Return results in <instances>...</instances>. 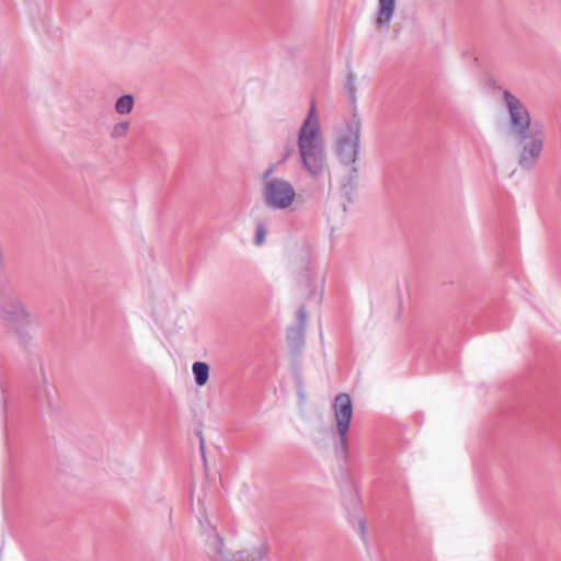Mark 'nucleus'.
<instances>
[{"mask_svg":"<svg viewBox=\"0 0 561 561\" xmlns=\"http://www.w3.org/2000/svg\"><path fill=\"white\" fill-rule=\"evenodd\" d=\"M332 410L336 423V434L339 436V442L335 445V453L339 457L346 459L348 457L347 433L353 415L351 397L347 393H339L334 398Z\"/></svg>","mask_w":561,"mask_h":561,"instance_id":"5","label":"nucleus"},{"mask_svg":"<svg viewBox=\"0 0 561 561\" xmlns=\"http://www.w3.org/2000/svg\"><path fill=\"white\" fill-rule=\"evenodd\" d=\"M134 106V96L131 94H124L116 100L114 110L118 115H127L133 111Z\"/></svg>","mask_w":561,"mask_h":561,"instance_id":"11","label":"nucleus"},{"mask_svg":"<svg viewBox=\"0 0 561 561\" xmlns=\"http://www.w3.org/2000/svg\"><path fill=\"white\" fill-rule=\"evenodd\" d=\"M502 95L507 112V135L519 147L518 165L530 171L543 150L542 126L538 122L533 123L527 106L511 91L504 90Z\"/></svg>","mask_w":561,"mask_h":561,"instance_id":"1","label":"nucleus"},{"mask_svg":"<svg viewBox=\"0 0 561 561\" xmlns=\"http://www.w3.org/2000/svg\"><path fill=\"white\" fill-rule=\"evenodd\" d=\"M130 129V124L127 121H122L114 124L110 130V137L112 139L118 140L123 139L127 136Z\"/></svg>","mask_w":561,"mask_h":561,"instance_id":"12","label":"nucleus"},{"mask_svg":"<svg viewBox=\"0 0 561 561\" xmlns=\"http://www.w3.org/2000/svg\"><path fill=\"white\" fill-rule=\"evenodd\" d=\"M362 122L357 115L335 127L332 150L340 164L350 168L352 176L358 171Z\"/></svg>","mask_w":561,"mask_h":561,"instance_id":"3","label":"nucleus"},{"mask_svg":"<svg viewBox=\"0 0 561 561\" xmlns=\"http://www.w3.org/2000/svg\"><path fill=\"white\" fill-rule=\"evenodd\" d=\"M297 317H298V321H299V324L297 327H302L305 329L308 314H307L306 308L304 306H301L299 308V310L297 312Z\"/></svg>","mask_w":561,"mask_h":561,"instance_id":"15","label":"nucleus"},{"mask_svg":"<svg viewBox=\"0 0 561 561\" xmlns=\"http://www.w3.org/2000/svg\"><path fill=\"white\" fill-rule=\"evenodd\" d=\"M297 146L304 170L316 182L329 178L324 141L316 103L312 102L297 137Z\"/></svg>","mask_w":561,"mask_h":561,"instance_id":"2","label":"nucleus"},{"mask_svg":"<svg viewBox=\"0 0 561 561\" xmlns=\"http://www.w3.org/2000/svg\"><path fill=\"white\" fill-rule=\"evenodd\" d=\"M396 10V0H379L377 26L388 28Z\"/></svg>","mask_w":561,"mask_h":561,"instance_id":"8","label":"nucleus"},{"mask_svg":"<svg viewBox=\"0 0 561 561\" xmlns=\"http://www.w3.org/2000/svg\"><path fill=\"white\" fill-rule=\"evenodd\" d=\"M305 330L302 327H293L287 330V342L293 351H298L304 344Z\"/></svg>","mask_w":561,"mask_h":561,"instance_id":"9","label":"nucleus"},{"mask_svg":"<svg viewBox=\"0 0 561 561\" xmlns=\"http://www.w3.org/2000/svg\"><path fill=\"white\" fill-rule=\"evenodd\" d=\"M359 524H360L362 531L364 533V530H365V522L360 520Z\"/></svg>","mask_w":561,"mask_h":561,"instance_id":"17","label":"nucleus"},{"mask_svg":"<svg viewBox=\"0 0 561 561\" xmlns=\"http://www.w3.org/2000/svg\"><path fill=\"white\" fill-rule=\"evenodd\" d=\"M265 236H266V228L262 222H259L256 225L254 243L256 245H262L265 241Z\"/></svg>","mask_w":561,"mask_h":561,"instance_id":"14","label":"nucleus"},{"mask_svg":"<svg viewBox=\"0 0 561 561\" xmlns=\"http://www.w3.org/2000/svg\"><path fill=\"white\" fill-rule=\"evenodd\" d=\"M261 196L267 208L287 210L294 205L297 194L291 182L282 178H273L264 182Z\"/></svg>","mask_w":561,"mask_h":561,"instance_id":"4","label":"nucleus"},{"mask_svg":"<svg viewBox=\"0 0 561 561\" xmlns=\"http://www.w3.org/2000/svg\"><path fill=\"white\" fill-rule=\"evenodd\" d=\"M273 171H274V167L272 165V167H270V168L264 172V174H263V180H264V182H266V181H268V180H271V179H272V178H271V175H272Z\"/></svg>","mask_w":561,"mask_h":561,"instance_id":"16","label":"nucleus"},{"mask_svg":"<svg viewBox=\"0 0 561 561\" xmlns=\"http://www.w3.org/2000/svg\"><path fill=\"white\" fill-rule=\"evenodd\" d=\"M299 284L307 290V299L320 305L324 293V277L316 272L309 263L304 267L299 277Z\"/></svg>","mask_w":561,"mask_h":561,"instance_id":"7","label":"nucleus"},{"mask_svg":"<svg viewBox=\"0 0 561 561\" xmlns=\"http://www.w3.org/2000/svg\"><path fill=\"white\" fill-rule=\"evenodd\" d=\"M0 316L10 321H22L28 317L23 304L15 296L10 274L0 270Z\"/></svg>","mask_w":561,"mask_h":561,"instance_id":"6","label":"nucleus"},{"mask_svg":"<svg viewBox=\"0 0 561 561\" xmlns=\"http://www.w3.org/2000/svg\"><path fill=\"white\" fill-rule=\"evenodd\" d=\"M195 383L199 387L206 385L209 378V366L204 362H195L192 366Z\"/></svg>","mask_w":561,"mask_h":561,"instance_id":"10","label":"nucleus"},{"mask_svg":"<svg viewBox=\"0 0 561 561\" xmlns=\"http://www.w3.org/2000/svg\"><path fill=\"white\" fill-rule=\"evenodd\" d=\"M356 82L355 79L351 73L346 76L345 82H344V91L346 92L348 99L352 102L356 101Z\"/></svg>","mask_w":561,"mask_h":561,"instance_id":"13","label":"nucleus"}]
</instances>
